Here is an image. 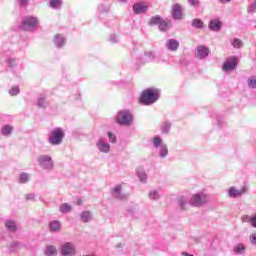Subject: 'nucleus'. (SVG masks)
Returning <instances> with one entry per match:
<instances>
[{"label": "nucleus", "instance_id": "53", "mask_svg": "<svg viewBox=\"0 0 256 256\" xmlns=\"http://www.w3.org/2000/svg\"><path fill=\"white\" fill-rule=\"evenodd\" d=\"M219 3H222L225 5V3H231L232 0H218Z\"/></svg>", "mask_w": 256, "mask_h": 256}, {"label": "nucleus", "instance_id": "32", "mask_svg": "<svg viewBox=\"0 0 256 256\" xmlns=\"http://www.w3.org/2000/svg\"><path fill=\"white\" fill-rule=\"evenodd\" d=\"M8 251L10 253H15L17 249H21V243L19 242H11L10 244L7 245Z\"/></svg>", "mask_w": 256, "mask_h": 256}, {"label": "nucleus", "instance_id": "3", "mask_svg": "<svg viewBox=\"0 0 256 256\" xmlns=\"http://www.w3.org/2000/svg\"><path fill=\"white\" fill-rule=\"evenodd\" d=\"M116 123L129 127L133 123V114L129 110H120L116 116Z\"/></svg>", "mask_w": 256, "mask_h": 256}, {"label": "nucleus", "instance_id": "5", "mask_svg": "<svg viewBox=\"0 0 256 256\" xmlns=\"http://www.w3.org/2000/svg\"><path fill=\"white\" fill-rule=\"evenodd\" d=\"M38 164L42 169H45L46 171H53L54 163L53 158L49 155H40L37 159Z\"/></svg>", "mask_w": 256, "mask_h": 256}, {"label": "nucleus", "instance_id": "25", "mask_svg": "<svg viewBox=\"0 0 256 256\" xmlns=\"http://www.w3.org/2000/svg\"><path fill=\"white\" fill-rule=\"evenodd\" d=\"M57 253H58L57 247H55L54 245L46 246L44 251L45 256H57Z\"/></svg>", "mask_w": 256, "mask_h": 256}, {"label": "nucleus", "instance_id": "52", "mask_svg": "<svg viewBox=\"0 0 256 256\" xmlns=\"http://www.w3.org/2000/svg\"><path fill=\"white\" fill-rule=\"evenodd\" d=\"M252 227H256V214L251 219Z\"/></svg>", "mask_w": 256, "mask_h": 256}, {"label": "nucleus", "instance_id": "11", "mask_svg": "<svg viewBox=\"0 0 256 256\" xmlns=\"http://www.w3.org/2000/svg\"><path fill=\"white\" fill-rule=\"evenodd\" d=\"M171 15L175 21H181V19H183V7L181 6V4L175 3L172 6Z\"/></svg>", "mask_w": 256, "mask_h": 256}, {"label": "nucleus", "instance_id": "46", "mask_svg": "<svg viewBox=\"0 0 256 256\" xmlns=\"http://www.w3.org/2000/svg\"><path fill=\"white\" fill-rule=\"evenodd\" d=\"M135 65H145L147 63V61L143 58H136L134 60Z\"/></svg>", "mask_w": 256, "mask_h": 256}, {"label": "nucleus", "instance_id": "29", "mask_svg": "<svg viewBox=\"0 0 256 256\" xmlns=\"http://www.w3.org/2000/svg\"><path fill=\"white\" fill-rule=\"evenodd\" d=\"M138 179H140L141 183H147V173L143 168L137 169Z\"/></svg>", "mask_w": 256, "mask_h": 256}, {"label": "nucleus", "instance_id": "17", "mask_svg": "<svg viewBox=\"0 0 256 256\" xmlns=\"http://www.w3.org/2000/svg\"><path fill=\"white\" fill-rule=\"evenodd\" d=\"M208 27L210 31H221V27H223V23H221L219 19H213L209 22Z\"/></svg>", "mask_w": 256, "mask_h": 256}, {"label": "nucleus", "instance_id": "27", "mask_svg": "<svg viewBox=\"0 0 256 256\" xmlns=\"http://www.w3.org/2000/svg\"><path fill=\"white\" fill-rule=\"evenodd\" d=\"M5 227L11 233H15L17 231V225L15 224V221H13V220H7L5 223Z\"/></svg>", "mask_w": 256, "mask_h": 256}, {"label": "nucleus", "instance_id": "2", "mask_svg": "<svg viewBox=\"0 0 256 256\" xmlns=\"http://www.w3.org/2000/svg\"><path fill=\"white\" fill-rule=\"evenodd\" d=\"M63 139H65V132H63L62 128H54L49 135L48 143L50 145H61L63 143Z\"/></svg>", "mask_w": 256, "mask_h": 256}, {"label": "nucleus", "instance_id": "4", "mask_svg": "<svg viewBox=\"0 0 256 256\" xmlns=\"http://www.w3.org/2000/svg\"><path fill=\"white\" fill-rule=\"evenodd\" d=\"M39 23V19H37V17L34 16H26L25 18H23L22 20V29L24 31H33V29L35 27H37V24Z\"/></svg>", "mask_w": 256, "mask_h": 256}, {"label": "nucleus", "instance_id": "58", "mask_svg": "<svg viewBox=\"0 0 256 256\" xmlns=\"http://www.w3.org/2000/svg\"><path fill=\"white\" fill-rule=\"evenodd\" d=\"M76 205H81V200H78V201L76 202Z\"/></svg>", "mask_w": 256, "mask_h": 256}, {"label": "nucleus", "instance_id": "24", "mask_svg": "<svg viewBox=\"0 0 256 256\" xmlns=\"http://www.w3.org/2000/svg\"><path fill=\"white\" fill-rule=\"evenodd\" d=\"M0 133L3 135V137H9L11 133H13V126L9 124L2 126Z\"/></svg>", "mask_w": 256, "mask_h": 256}, {"label": "nucleus", "instance_id": "8", "mask_svg": "<svg viewBox=\"0 0 256 256\" xmlns=\"http://www.w3.org/2000/svg\"><path fill=\"white\" fill-rule=\"evenodd\" d=\"M248 191H249V188H247L246 186H243L240 189H236L235 187H231L229 189L228 195L232 199H237V197H242V195L247 194Z\"/></svg>", "mask_w": 256, "mask_h": 256}, {"label": "nucleus", "instance_id": "42", "mask_svg": "<svg viewBox=\"0 0 256 256\" xmlns=\"http://www.w3.org/2000/svg\"><path fill=\"white\" fill-rule=\"evenodd\" d=\"M19 86H13L10 90H9V94L12 97H15V95H19Z\"/></svg>", "mask_w": 256, "mask_h": 256}, {"label": "nucleus", "instance_id": "57", "mask_svg": "<svg viewBox=\"0 0 256 256\" xmlns=\"http://www.w3.org/2000/svg\"><path fill=\"white\" fill-rule=\"evenodd\" d=\"M118 1H120L121 3H127V1L129 0H118Z\"/></svg>", "mask_w": 256, "mask_h": 256}, {"label": "nucleus", "instance_id": "31", "mask_svg": "<svg viewBox=\"0 0 256 256\" xmlns=\"http://www.w3.org/2000/svg\"><path fill=\"white\" fill-rule=\"evenodd\" d=\"M163 18L159 15H156V16H152L148 22V25L150 26H155L157 25L159 27V24L161 23V20Z\"/></svg>", "mask_w": 256, "mask_h": 256}, {"label": "nucleus", "instance_id": "30", "mask_svg": "<svg viewBox=\"0 0 256 256\" xmlns=\"http://www.w3.org/2000/svg\"><path fill=\"white\" fill-rule=\"evenodd\" d=\"M59 211L63 214L71 213V211H73V207L67 203H63L60 205Z\"/></svg>", "mask_w": 256, "mask_h": 256}, {"label": "nucleus", "instance_id": "1", "mask_svg": "<svg viewBox=\"0 0 256 256\" xmlns=\"http://www.w3.org/2000/svg\"><path fill=\"white\" fill-rule=\"evenodd\" d=\"M159 97H161V91L159 89L148 88L142 92L139 102L142 105H153V103L159 101Z\"/></svg>", "mask_w": 256, "mask_h": 256}, {"label": "nucleus", "instance_id": "10", "mask_svg": "<svg viewBox=\"0 0 256 256\" xmlns=\"http://www.w3.org/2000/svg\"><path fill=\"white\" fill-rule=\"evenodd\" d=\"M210 53L211 52L209 51V48H207V46L199 45L196 48L195 57L196 59H200V60L207 59Z\"/></svg>", "mask_w": 256, "mask_h": 256}, {"label": "nucleus", "instance_id": "56", "mask_svg": "<svg viewBox=\"0 0 256 256\" xmlns=\"http://www.w3.org/2000/svg\"><path fill=\"white\" fill-rule=\"evenodd\" d=\"M181 255L182 256H194L193 254H189L188 252H182Z\"/></svg>", "mask_w": 256, "mask_h": 256}, {"label": "nucleus", "instance_id": "19", "mask_svg": "<svg viewBox=\"0 0 256 256\" xmlns=\"http://www.w3.org/2000/svg\"><path fill=\"white\" fill-rule=\"evenodd\" d=\"M49 229L51 233H59L61 231V222L59 220H53L49 223Z\"/></svg>", "mask_w": 256, "mask_h": 256}, {"label": "nucleus", "instance_id": "43", "mask_svg": "<svg viewBox=\"0 0 256 256\" xmlns=\"http://www.w3.org/2000/svg\"><path fill=\"white\" fill-rule=\"evenodd\" d=\"M109 41H110V43L117 44V43H119V36H117L115 34H111L109 37Z\"/></svg>", "mask_w": 256, "mask_h": 256}, {"label": "nucleus", "instance_id": "15", "mask_svg": "<svg viewBox=\"0 0 256 256\" xmlns=\"http://www.w3.org/2000/svg\"><path fill=\"white\" fill-rule=\"evenodd\" d=\"M55 47H63L67 43V38L62 34H56L53 39Z\"/></svg>", "mask_w": 256, "mask_h": 256}, {"label": "nucleus", "instance_id": "20", "mask_svg": "<svg viewBox=\"0 0 256 256\" xmlns=\"http://www.w3.org/2000/svg\"><path fill=\"white\" fill-rule=\"evenodd\" d=\"M144 56L148 61H156V63H165V60L157 59V54L153 51H148L144 53Z\"/></svg>", "mask_w": 256, "mask_h": 256}, {"label": "nucleus", "instance_id": "28", "mask_svg": "<svg viewBox=\"0 0 256 256\" xmlns=\"http://www.w3.org/2000/svg\"><path fill=\"white\" fill-rule=\"evenodd\" d=\"M148 197L151 199V201H157L161 199V192L159 190H151Z\"/></svg>", "mask_w": 256, "mask_h": 256}, {"label": "nucleus", "instance_id": "13", "mask_svg": "<svg viewBox=\"0 0 256 256\" xmlns=\"http://www.w3.org/2000/svg\"><path fill=\"white\" fill-rule=\"evenodd\" d=\"M121 191H122L121 185H116L112 189V196L114 197V199H118V201H123V199H127V195L121 193Z\"/></svg>", "mask_w": 256, "mask_h": 256}, {"label": "nucleus", "instance_id": "55", "mask_svg": "<svg viewBox=\"0 0 256 256\" xmlns=\"http://www.w3.org/2000/svg\"><path fill=\"white\" fill-rule=\"evenodd\" d=\"M217 123H218V126H219V127H223V122H221V119L218 118V119H217Z\"/></svg>", "mask_w": 256, "mask_h": 256}, {"label": "nucleus", "instance_id": "37", "mask_svg": "<svg viewBox=\"0 0 256 256\" xmlns=\"http://www.w3.org/2000/svg\"><path fill=\"white\" fill-rule=\"evenodd\" d=\"M62 3L63 2L61 0H50L49 7H51V9H61Z\"/></svg>", "mask_w": 256, "mask_h": 256}, {"label": "nucleus", "instance_id": "23", "mask_svg": "<svg viewBox=\"0 0 256 256\" xmlns=\"http://www.w3.org/2000/svg\"><path fill=\"white\" fill-rule=\"evenodd\" d=\"M158 28L160 29V31H167L168 29H171V20L162 18L160 24L158 25Z\"/></svg>", "mask_w": 256, "mask_h": 256}, {"label": "nucleus", "instance_id": "45", "mask_svg": "<svg viewBox=\"0 0 256 256\" xmlns=\"http://www.w3.org/2000/svg\"><path fill=\"white\" fill-rule=\"evenodd\" d=\"M248 13H256V0L248 6Z\"/></svg>", "mask_w": 256, "mask_h": 256}, {"label": "nucleus", "instance_id": "41", "mask_svg": "<svg viewBox=\"0 0 256 256\" xmlns=\"http://www.w3.org/2000/svg\"><path fill=\"white\" fill-rule=\"evenodd\" d=\"M110 7L109 5H105V4H100L98 6V12L99 13H109Z\"/></svg>", "mask_w": 256, "mask_h": 256}, {"label": "nucleus", "instance_id": "22", "mask_svg": "<svg viewBox=\"0 0 256 256\" xmlns=\"http://www.w3.org/2000/svg\"><path fill=\"white\" fill-rule=\"evenodd\" d=\"M158 155H159L160 159H165V157H167L169 155V149L167 148V144H162L158 148Z\"/></svg>", "mask_w": 256, "mask_h": 256}, {"label": "nucleus", "instance_id": "49", "mask_svg": "<svg viewBox=\"0 0 256 256\" xmlns=\"http://www.w3.org/2000/svg\"><path fill=\"white\" fill-rule=\"evenodd\" d=\"M26 201H35V194H26Z\"/></svg>", "mask_w": 256, "mask_h": 256}, {"label": "nucleus", "instance_id": "44", "mask_svg": "<svg viewBox=\"0 0 256 256\" xmlns=\"http://www.w3.org/2000/svg\"><path fill=\"white\" fill-rule=\"evenodd\" d=\"M108 139L110 143H117V136L114 133L108 132Z\"/></svg>", "mask_w": 256, "mask_h": 256}, {"label": "nucleus", "instance_id": "40", "mask_svg": "<svg viewBox=\"0 0 256 256\" xmlns=\"http://www.w3.org/2000/svg\"><path fill=\"white\" fill-rule=\"evenodd\" d=\"M247 83H248V87H250V89H256V77L255 76H251L250 78H248Z\"/></svg>", "mask_w": 256, "mask_h": 256}, {"label": "nucleus", "instance_id": "50", "mask_svg": "<svg viewBox=\"0 0 256 256\" xmlns=\"http://www.w3.org/2000/svg\"><path fill=\"white\" fill-rule=\"evenodd\" d=\"M188 3L191 7H197V5H199V0H188Z\"/></svg>", "mask_w": 256, "mask_h": 256}, {"label": "nucleus", "instance_id": "34", "mask_svg": "<svg viewBox=\"0 0 256 256\" xmlns=\"http://www.w3.org/2000/svg\"><path fill=\"white\" fill-rule=\"evenodd\" d=\"M162 145H165V143H163V139H161V136H155L153 138V147H155V149H159V147H161Z\"/></svg>", "mask_w": 256, "mask_h": 256}, {"label": "nucleus", "instance_id": "51", "mask_svg": "<svg viewBox=\"0 0 256 256\" xmlns=\"http://www.w3.org/2000/svg\"><path fill=\"white\" fill-rule=\"evenodd\" d=\"M250 241H251L252 245H256V234H252L250 236Z\"/></svg>", "mask_w": 256, "mask_h": 256}, {"label": "nucleus", "instance_id": "59", "mask_svg": "<svg viewBox=\"0 0 256 256\" xmlns=\"http://www.w3.org/2000/svg\"><path fill=\"white\" fill-rule=\"evenodd\" d=\"M117 247H123V244L120 243V244L117 245Z\"/></svg>", "mask_w": 256, "mask_h": 256}, {"label": "nucleus", "instance_id": "12", "mask_svg": "<svg viewBox=\"0 0 256 256\" xmlns=\"http://www.w3.org/2000/svg\"><path fill=\"white\" fill-rule=\"evenodd\" d=\"M96 147L100 153H109V151H111V145L105 142L103 138L98 139Z\"/></svg>", "mask_w": 256, "mask_h": 256}, {"label": "nucleus", "instance_id": "26", "mask_svg": "<svg viewBox=\"0 0 256 256\" xmlns=\"http://www.w3.org/2000/svg\"><path fill=\"white\" fill-rule=\"evenodd\" d=\"M161 133L164 135H169V131H171V123L169 120H166L160 127Z\"/></svg>", "mask_w": 256, "mask_h": 256}, {"label": "nucleus", "instance_id": "48", "mask_svg": "<svg viewBox=\"0 0 256 256\" xmlns=\"http://www.w3.org/2000/svg\"><path fill=\"white\" fill-rule=\"evenodd\" d=\"M18 5L21 7H27L29 5V0H18Z\"/></svg>", "mask_w": 256, "mask_h": 256}, {"label": "nucleus", "instance_id": "36", "mask_svg": "<svg viewBox=\"0 0 256 256\" xmlns=\"http://www.w3.org/2000/svg\"><path fill=\"white\" fill-rule=\"evenodd\" d=\"M234 253L236 255H243V253H245V245L240 243L234 246Z\"/></svg>", "mask_w": 256, "mask_h": 256}, {"label": "nucleus", "instance_id": "9", "mask_svg": "<svg viewBox=\"0 0 256 256\" xmlns=\"http://www.w3.org/2000/svg\"><path fill=\"white\" fill-rule=\"evenodd\" d=\"M205 203H207V196L205 194H196L190 200L192 207H201Z\"/></svg>", "mask_w": 256, "mask_h": 256}, {"label": "nucleus", "instance_id": "33", "mask_svg": "<svg viewBox=\"0 0 256 256\" xmlns=\"http://www.w3.org/2000/svg\"><path fill=\"white\" fill-rule=\"evenodd\" d=\"M191 25L194 27V29H203L205 24L201 21V19L194 18L191 22Z\"/></svg>", "mask_w": 256, "mask_h": 256}, {"label": "nucleus", "instance_id": "39", "mask_svg": "<svg viewBox=\"0 0 256 256\" xmlns=\"http://www.w3.org/2000/svg\"><path fill=\"white\" fill-rule=\"evenodd\" d=\"M19 183H22V184L29 183V174L27 172H22L19 175Z\"/></svg>", "mask_w": 256, "mask_h": 256}, {"label": "nucleus", "instance_id": "54", "mask_svg": "<svg viewBox=\"0 0 256 256\" xmlns=\"http://www.w3.org/2000/svg\"><path fill=\"white\" fill-rule=\"evenodd\" d=\"M253 218H251L250 216H244L243 217V221H251Z\"/></svg>", "mask_w": 256, "mask_h": 256}, {"label": "nucleus", "instance_id": "38", "mask_svg": "<svg viewBox=\"0 0 256 256\" xmlns=\"http://www.w3.org/2000/svg\"><path fill=\"white\" fill-rule=\"evenodd\" d=\"M231 45L235 48V49H241V47H243V41H241V39L239 38H233L231 40Z\"/></svg>", "mask_w": 256, "mask_h": 256}, {"label": "nucleus", "instance_id": "14", "mask_svg": "<svg viewBox=\"0 0 256 256\" xmlns=\"http://www.w3.org/2000/svg\"><path fill=\"white\" fill-rule=\"evenodd\" d=\"M147 5L142 4V3H136L132 6L133 13L135 15H141L143 13H147Z\"/></svg>", "mask_w": 256, "mask_h": 256}, {"label": "nucleus", "instance_id": "21", "mask_svg": "<svg viewBox=\"0 0 256 256\" xmlns=\"http://www.w3.org/2000/svg\"><path fill=\"white\" fill-rule=\"evenodd\" d=\"M37 107L39 109H47V98L45 97V95H39L38 99H37V103H36Z\"/></svg>", "mask_w": 256, "mask_h": 256}, {"label": "nucleus", "instance_id": "6", "mask_svg": "<svg viewBox=\"0 0 256 256\" xmlns=\"http://www.w3.org/2000/svg\"><path fill=\"white\" fill-rule=\"evenodd\" d=\"M60 253L62 256H75L77 255V248L71 242H65L61 245Z\"/></svg>", "mask_w": 256, "mask_h": 256}, {"label": "nucleus", "instance_id": "7", "mask_svg": "<svg viewBox=\"0 0 256 256\" xmlns=\"http://www.w3.org/2000/svg\"><path fill=\"white\" fill-rule=\"evenodd\" d=\"M237 65H239V60L237 57H230L222 65V71L225 73H229V71H235V69H237Z\"/></svg>", "mask_w": 256, "mask_h": 256}, {"label": "nucleus", "instance_id": "16", "mask_svg": "<svg viewBox=\"0 0 256 256\" xmlns=\"http://www.w3.org/2000/svg\"><path fill=\"white\" fill-rule=\"evenodd\" d=\"M165 45L168 51H177L179 49V41L176 39L167 40Z\"/></svg>", "mask_w": 256, "mask_h": 256}, {"label": "nucleus", "instance_id": "18", "mask_svg": "<svg viewBox=\"0 0 256 256\" xmlns=\"http://www.w3.org/2000/svg\"><path fill=\"white\" fill-rule=\"evenodd\" d=\"M80 221H82V223H89L93 221V213H91L89 210L81 212Z\"/></svg>", "mask_w": 256, "mask_h": 256}, {"label": "nucleus", "instance_id": "47", "mask_svg": "<svg viewBox=\"0 0 256 256\" xmlns=\"http://www.w3.org/2000/svg\"><path fill=\"white\" fill-rule=\"evenodd\" d=\"M8 67H15V58H8L6 60Z\"/></svg>", "mask_w": 256, "mask_h": 256}, {"label": "nucleus", "instance_id": "35", "mask_svg": "<svg viewBox=\"0 0 256 256\" xmlns=\"http://www.w3.org/2000/svg\"><path fill=\"white\" fill-rule=\"evenodd\" d=\"M178 205L182 211H185V209H187V205H189V202L187 201V198L180 197L178 200Z\"/></svg>", "mask_w": 256, "mask_h": 256}]
</instances>
